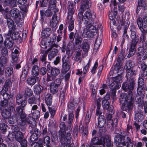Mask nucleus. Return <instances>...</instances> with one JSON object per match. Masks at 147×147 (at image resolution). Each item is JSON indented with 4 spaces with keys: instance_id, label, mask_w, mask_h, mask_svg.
Listing matches in <instances>:
<instances>
[{
    "instance_id": "412c9836",
    "label": "nucleus",
    "mask_w": 147,
    "mask_h": 147,
    "mask_svg": "<svg viewBox=\"0 0 147 147\" xmlns=\"http://www.w3.org/2000/svg\"><path fill=\"white\" fill-rule=\"evenodd\" d=\"M131 37L132 39L131 45L132 48H135V47L137 43L138 39L136 36L134 32H132L131 34Z\"/></svg>"
},
{
    "instance_id": "72a5a7b5",
    "label": "nucleus",
    "mask_w": 147,
    "mask_h": 147,
    "mask_svg": "<svg viewBox=\"0 0 147 147\" xmlns=\"http://www.w3.org/2000/svg\"><path fill=\"white\" fill-rule=\"evenodd\" d=\"M1 114L2 117L5 119L9 118L11 115L10 111H7L6 109H4L2 110Z\"/></svg>"
},
{
    "instance_id": "de8ad7c7",
    "label": "nucleus",
    "mask_w": 147,
    "mask_h": 147,
    "mask_svg": "<svg viewBox=\"0 0 147 147\" xmlns=\"http://www.w3.org/2000/svg\"><path fill=\"white\" fill-rule=\"evenodd\" d=\"M56 0H51L49 2V8L50 9H54L56 7Z\"/></svg>"
},
{
    "instance_id": "4c0bfd02",
    "label": "nucleus",
    "mask_w": 147,
    "mask_h": 147,
    "mask_svg": "<svg viewBox=\"0 0 147 147\" xmlns=\"http://www.w3.org/2000/svg\"><path fill=\"white\" fill-rule=\"evenodd\" d=\"M124 56L123 55V54L122 53H120L119 55L118 59H117V62L119 63V65H120L119 66H118V67H117V64H116V65L115 67V69H116V68L118 69H119L120 67V64L121 63H122V61L123 59H124Z\"/></svg>"
},
{
    "instance_id": "a211bd4d",
    "label": "nucleus",
    "mask_w": 147,
    "mask_h": 147,
    "mask_svg": "<svg viewBox=\"0 0 147 147\" xmlns=\"http://www.w3.org/2000/svg\"><path fill=\"white\" fill-rule=\"evenodd\" d=\"M112 115L111 114H109L107 117V125H109V127H110L111 126L115 125L116 126L117 125V118H115L113 120L111 119L112 118Z\"/></svg>"
},
{
    "instance_id": "bb28decb",
    "label": "nucleus",
    "mask_w": 147,
    "mask_h": 147,
    "mask_svg": "<svg viewBox=\"0 0 147 147\" xmlns=\"http://www.w3.org/2000/svg\"><path fill=\"white\" fill-rule=\"evenodd\" d=\"M90 3L88 0H83V2L81 5L80 9L82 10H84L88 9L90 6Z\"/></svg>"
},
{
    "instance_id": "338daca9",
    "label": "nucleus",
    "mask_w": 147,
    "mask_h": 147,
    "mask_svg": "<svg viewBox=\"0 0 147 147\" xmlns=\"http://www.w3.org/2000/svg\"><path fill=\"white\" fill-rule=\"evenodd\" d=\"M12 85V82L10 79H8L6 80L5 83V85L6 87L10 86Z\"/></svg>"
},
{
    "instance_id": "39448f33",
    "label": "nucleus",
    "mask_w": 147,
    "mask_h": 147,
    "mask_svg": "<svg viewBox=\"0 0 147 147\" xmlns=\"http://www.w3.org/2000/svg\"><path fill=\"white\" fill-rule=\"evenodd\" d=\"M125 137L119 134L116 136L115 137V141L118 144V147H133L134 143L132 141L129 137H127V140L124 141Z\"/></svg>"
},
{
    "instance_id": "69168bd1",
    "label": "nucleus",
    "mask_w": 147,
    "mask_h": 147,
    "mask_svg": "<svg viewBox=\"0 0 147 147\" xmlns=\"http://www.w3.org/2000/svg\"><path fill=\"white\" fill-rule=\"evenodd\" d=\"M31 147H43L42 144H40L38 143L35 142L33 143L31 145Z\"/></svg>"
},
{
    "instance_id": "dca6fc26",
    "label": "nucleus",
    "mask_w": 147,
    "mask_h": 147,
    "mask_svg": "<svg viewBox=\"0 0 147 147\" xmlns=\"http://www.w3.org/2000/svg\"><path fill=\"white\" fill-rule=\"evenodd\" d=\"M5 15L9 16H11L14 18H16L19 17L20 15L19 10L16 8H14L9 11V12L7 11ZM7 18V16H6Z\"/></svg>"
},
{
    "instance_id": "c03bdc74",
    "label": "nucleus",
    "mask_w": 147,
    "mask_h": 147,
    "mask_svg": "<svg viewBox=\"0 0 147 147\" xmlns=\"http://www.w3.org/2000/svg\"><path fill=\"white\" fill-rule=\"evenodd\" d=\"M13 69L12 67H8L5 71V75L7 76H10L13 73Z\"/></svg>"
},
{
    "instance_id": "c9c22d12",
    "label": "nucleus",
    "mask_w": 147,
    "mask_h": 147,
    "mask_svg": "<svg viewBox=\"0 0 147 147\" xmlns=\"http://www.w3.org/2000/svg\"><path fill=\"white\" fill-rule=\"evenodd\" d=\"M60 73L59 70L55 67L52 68L51 71V75L53 77L57 76Z\"/></svg>"
},
{
    "instance_id": "052dcab7",
    "label": "nucleus",
    "mask_w": 147,
    "mask_h": 147,
    "mask_svg": "<svg viewBox=\"0 0 147 147\" xmlns=\"http://www.w3.org/2000/svg\"><path fill=\"white\" fill-rule=\"evenodd\" d=\"M49 111L51 115V117H53L55 115V110L54 109H52L51 107H49Z\"/></svg>"
},
{
    "instance_id": "4468645a",
    "label": "nucleus",
    "mask_w": 147,
    "mask_h": 147,
    "mask_svg": "<svg viewBox=\"0 0 147 147\" xmlns=\"http://www.w3.org/2000/svg\"><path fill=\"white\" fill-rule=\"evenodd\" d=\"M134 81L133 79H131L127 83H123L122 88L125 91H127L128 90H133L134 87Z\"/></svg>"
},
{
    "instance_id": "6e6d98bb",
    "label": "nucleus",
    "mask_w": 147,
    "mask_h": 147,
    "mask_svg": "<svg viewBox=\"0 0 147 147\" xmlns=\"http://www.w3.org/2000/svg\"><path fill=\"white\" fill-rule=\"evenodd\" d=\"M98 65V62L97 61H96L93 67L91 70V72L92 74H94L95 73V71Z\"/></svg>"
},
{
    "instance_id": "864d4df0",
    "label": "nucleus",
    "mask_w": 147,
    "mask_h": 147,
    "mask_svg": "<svg viewBox=\"0 0 147 147\" xmlns=\"http://www.w3.org/2000/svg\"><path fill=\"white\" fill-rule=\"evenodd\" d=\"M12 62H16L18 61V55L15 53H12Z\"/></svg>"
},
{
    "instance_id": "423d86ee",
    "label": "nucleus",
    "mask_w": 147,
    "mask_h": 147,
    "mask_svg": "<svg viewBox=\"0 0 147 147\" xmlns=\"http://www.w3.org/2000/svg\"><path fill=\"white\" fill-rule=\"evenodd\" d=\"M68 14L67 20L69 24L68 29L70 31L73 30L74 28V20L72 19V14L74 12V5L73 2L69 1L68 3Z\"/></svg>"
},
{
    "instance_id": "79ce46f5",
    "label": "nucleus",
    "mask_w": 147,
    "mask_h": 147,
    "mask_svg": "<svg viewBox=\"0 0 147 147\" xmlns=\"http://www.w3.org/2000/svg\"><path fill=\"white\" fill-rule=\"evenodd\" d=\"M20 34L18 32L14 31L13 32L12 36H9L11 39L13 40H16L20 37Z\"/></svg>"
},
{
    "instance_id": "37998d69",
    "label": "nucleus",
    "mask_w": 147,
    "mask_h": 147,
    "mask_svg": "<svg viewBox=\"0 0 147 147\" xmlns=\"http://www.w3.org/2000/svg\"><path fill=\"white\" fill-rule=\"evenodd\" d=\"M43 39H44L41 40L40 45L41 47V50L42 49L45 50V49L47 48L49 44V42H48V43H47V42H46L45 40Z\"/></svg>"
},
{
    "instance_id": "b1692460",
    "label": "nucleus",
    "mask_w": 147,
    "mask_h": 147,
    "mask_svg": "<svg viewBox=\"0 0 147 147\" xmlns=\"http://www.w3.org/2000/svg\"><path fill=\"white\" fill-rule=\"evenodd\" d=\"M101 39L99 37H97L95 41L93 49V51L94 53H95L97 52L101 43Z\"/></svg>"
},
{
    "instance_id": "0e129e2a",
    "label": "nucleus",
    "mask_w": 147,
    "mask_h": 147,
    "mask_svg": "<svg viewBox=\"0 0 147 147\" xmlns=\"http://www.w3.org/2000/svg\"><path fill=\"white\" fill-rule=\"evenodd\" d=\"M3 63L1 62V63H0V74L1 75H2L4 73V67L3 65Z\"/></svg>"
},
{
    "instance_id": "58836bf2",
    "label": "nucleus",
    "mask_w": 147,
    "mask_h": 147,
    "mask_svg": "<svg viewBox=\"0 0 147 147\" xmlns=\"http://www.w3.org/2000/svg\"><path fill=\"white\" fill-rule=\"evenodd\" d=\"M90 48V46L88 43L86 42H83L82 45V49L84 52H87Z\"/></svg>"
},
{
    "instance_id": "4d7b16f0",
    "label": "nucleus",
    "mask_w": 147,
    "mask_h": 147,
    "mask_svg": "<svg viewBox=\"0 0 147 147\" xmlns=\"http://www.w3.org/2000/svg\"><path fill=\"white\" fill-rule=\"evenodd\" d=\"M138 5L141 6V7H144L146 4L144 0H138Z\"/></svg>"
},
{
    "instance_id": "ddd939ff",
    "label": "nucleus",
    "mask_w": 147,
    "mask_h": 147,
    "mask_svg": "<svg viewBox=\"0 0 147 147\" xmlns=\"http://www.w3.org/2000/svg\"><path fill=\"white\" fill-rule=\"evenodd\" d=\"M61 82L60 79L56 80L53 82H52L50 85V90L51 92L53 94H55L58 91V87Z\"/></svg>"
},
{
    "instance_id": "1a4fd4ad",
    "label": "nucleus",
    "mask_w": 147,
    "mask_h": 147,
    "mask_svg": "<svg viewBox=\"0 0 147 147\" xmlns=\"http://www.w3.org/2000/svg\"><path fill=\"white\" fill-rule=\"evenodd\" d=\"M117 3L115 0H114L113 2H111L110 5V7L111 9V11L109 12V18L111 20L110 24L112 22L113 25L115 23L114 19L116 18L117 14Z\"/></svg>"
},
{
    "instance_id": "a19ab883",
    "label": "nucleus",
    "mask_w": 147,
    "mask_h": 147,
    "mask_svg": "<svg viewBox=\"0 0 147 147\" xmlns=\"http://www.w3.org/2000/svg\"><path fill=\"white\" fill-rule=\"evenodd\" d=\"M42 90V87L39 85H36L34 86V91L36 94L40 93Z\"/></svg>"
},
{
    "instance_id": "0eeeda50",
    "label": "nucleus",
    "mask_w": 147,
    "mask_h": 147,
    "mask_svg": "<svg viewBox=\"0 0 147 147\" xmlns=\"http://www.w3.org/2000/svg\"><path fill=\"white\" fill-rule=\"evenodd\" d=\"M11 128L13 131L9 133L8 136V138L10 140L15 139L18 142H21L23 136L22 133L19 131V128L17 126L12 125Z\"/></svg>"
},
{
    "instance_id": "3c124183",
    "label": "nucleus",
    "mask_w": 147,
    "mask_h": 147,
    "mask_svg": "<svg viewBox=\"0 0 147 147\" xmlns=\"http://www.w3.org/2000/svg\"><path fill=\"white\" fill-rule=\"evenodd\" d=\"M7 127V126L4 123L0 124V129L3 133H4L6 131Z\"/></svg>"
},
{
    "instance_id": "6ab92c4d",
    "label": "nucleus",
    "mask_w": 147,
    "mask_h": 147,
    "mask_svg": "<svg viewBox=\"0 0 147 147\" xmlns=\"http://www.w3.org/2000/svg\"><path fill=\"white\" fill-rule=\"evenodd\" d=\"M9 35H10V33H9L7 35L5 34L6 39L5 41L4 44L5 47L8 49H9L13 46V42L10 39V36Z\"/></svg>"
},
{
    "instance_id": "9b49d317",
    "label": "nucleus",
    "mask_w": 147,
    "mask_h": 147,
    "mask_svg": "<svg viewBox=\"0 0 147 147\" xmlns=\"http://www.w3.org/2000/svg\"><path fill=\"white\" fill-rule=\"evenodd\" d=\"M134 65L133 62L129 61L127 62L124 68L126 70V76L128 78L136 74L135 71H133L131 69V68L133 67Z\"/></svg>"
},
{
    "instance_id": "a18cd8bd",
    "label": "nucleus",
    "mask_w": 147,
    "mask_h": 147,
    "mask_svg": "<svg viewBox=\"0 0 147 147\" xmlns=\"http://www.w3.org/2000/svg\"><path fill=\"white\" fill-rule=\"evenodd\" d=\"M32 117L33 119H37L40 116V112L39 111H31Z\"/></svg>"
},
{
    "instance_id": "2eb2a0df",
    "label": "nucleus",
    "mask_w": 147,
    "mask_h": 147,
    "mask_svg": "<svg viewBox=\"0 0 147 147\" xmlns=\"http://www.w3.org/2000/svg\"><path fill=\"white\" fill-rule=\"evenodd\" d=\"M137 55L139 58H141L142 60L146 59L147 58V50L144 49L142 47H139Z\"/></svg>"
},
{
    "instance_id": "7c9ffc66",
    "label": "nucleus",
    "mask_w": 147,
    "mask_h": 147,
    "mask_svg": "<svg viewBox=\"0 0 147 147\" xmlns=\"http://www.w3.org/2000/svg\"><path fill=\"white\" fill-rule=\"evenodd\" d=\"M39 68L36 65L33 66L32 69V74L34 77H36L38 75Z\"/></svg>"
},
{
    "instance_id": "aec40b11",
    "label": "nucleus",
    "mask_w": 147,
    "mask_h": 147,
    "mask_svg": "<svg viewBox=\"0 0 147 147\" xmlns=\"http://www.w3.org/2000/svg\"><path fill=\"white\" fill-rule=\"evenodd\" d=\"M51 28H47L42 30L41 33V37L42 39H45L49 36L51 33Z\"/></svg>"
},
{
    "instance_id": "c85d7f7f",
    "label": "nucleus",
    "mask_w": 147,
    "mask_h": 147,
    "mask_svg": "<svg viewBox=\"0 0 147 147\" xmlns=\"http://www.w3.org/2000/svg\"><path fill=\"white\" fill-rule=\"evenodd\" d=\"M102 106L105 109L108 110L110 111H112L113 110V107L112 108L110 107L109 104V102L107 100H104L102 101Z\"/></svg>"
},
{
    "instance_id": "e2e57ef3",
    "label": "nucleus",
    "mask_w": 147,
    "mask_h": 147,
    "mask_svg": "<svg viewBox=\"0 0 147 147\" xmlns=\"http://www.w3.org/2000/svg\"><path fill=\"white\" fill-rule=\"evenodd\" d=\"M53 13L51 9L47 10L45 13V14L46 16H50L52 15Z\"/></svg>"
},
{
    "instance_id": "09e8293b",
    "label": "nucleus",
    "mask_w": 147,
    "mask_h": 147,
    "mask_svg": "<svg viewBox=\"0 0 147 147\" xmlns=\"http://www.w3.org/2000/svg\"><path fill=\"white\" fill-rule=\"evenodd\" d=\"M22 100H23L22 96L20 94H18L16 97V102L18 104H20Z\"/></svg>"
},
{
    "instance_id": "cd10ccee",
    "label": "nucleus",
    "mask_w": 147,
    "mask_h": 147,
    "mask_svg": "<svg viewBox=\"0 0 147 147\" xmlns=\"http://www.w3.org/2000/svg\"><path fill=\"white\" fill-rule=\"evenodd\" d=\"M75 44L76 45L80 44L82 41V38L79 35L78 33H76L74 34Z\"/></svg>"
},
{
    "instance_id": "5fc2aeb1",
    "label": "nucleus",
    "mask_w": 147,
    "mask_h": 147,
    "mask_svg": "<svg viewBox=\"0 0 147 147\" xmlns=\"http://www.w3.org/2000/svg\"><path fill=\"white\" fill-rule=\"evenodd\" d=\"M129 53L128 55V57H131L135 53V48H132L130 47L129 49Z\"/></svg>"
},
{
    "instance_id": "7ed1b4c3",
    "label": "nucleus",
    "mask_w": 147,
    "mask_h": 147,
    "mask_svg": "<svg viewBox=\"0 0 147 147\" xmlns=\"http://www.w3.org/2000/svg\"><path fill=\"white\" fill-rule=\"evenodd\" d=\"M119 100L120 102L122 104L121 109L123 111L129 110L132 108L133 101L131 96L127 97L125 93H122L119 98Z\"/></svg>"
},
{
    "instance_id": "f03ea898",
    "label": "nucleus",
    "mask_w": 147,
    "mask_h": 147,
    "mask_svg": "<svg viewBox=\"0 0 147 147\" xmlns=\"http://www.w3.org/2000/svg\"><path fill=\"white\" fill-rule=\"evenodd\" d=\"M26 115L23 112V109L20 107L16 108L15 116L10 117L8 121L10 124H13L16 121H17L19 123L20 125H24L27 122L30 123L29 121L26 119Z\"/></svg>"
},
{
    "instance_id": "6e6552de",
    "label": "nucleus",
    "mask_w": 147,
    "mask_h": 147,
    "mask_svg": "<svg viewBox=\"0 0 147 147\" xmlns=\"http://www.w3.org/2000/svg\"><path fill=\"white\" fill-rule=\"evenodd\" d=\"M105 140L107 147H112L113 143L111 142V139L107 136H106L105 138L102 137L100 140L97 137L93 138L91 141V144H103L105 146L104 144L106 143Z\"/></svg>"
},
{
    "instance_id": "9d476101",
    "label": "nucleus",
    "mask_w": 147,
    "mask_h": 147,
    "mask_svg": "<svg viewBox=\"0 0 147 147\" xmlns=\"http://www.w3.org/2000/svg\"><path fill=\"white\" fill-rule=\"evenodd\" d=\"M137 24L142 33L147 32V17L143 18V19L139 18L137 21Z\"/></svg>"
},
{
    "instance_id": "13d9d810",
    "label": "nucleus",
    "mask_w": 147,
    "mask_h": 147,
    "mask_svg": "<svg viewBox=\"0 0 147 147\" xmlns=\"http://www.w3.org/2000/svg\"><path fill=\"white\" fill-rule=\"evenodd\" d=\"M26 94L28 96H32L33 94V92L29 88H27L25 91Z\"/></svg>"
},
{
    "instance_id": "680f3d73",
    "label": "nucleus",
    "mask_w": 147,
    "mask_h": 147,
    "mask_svg": "<svg viewBox=\"0 0 147 147\" xmlns=\"http://www.w3.org/2000/svg\"><path fill=\"white\" fill-rule=\"evenodd\" d=\"M1 94L2 95L3 98L5 100H7V99H9L10 97V95L7 93H4V92Z\"/></svg>"
},
{
    "instance_id": "603ef678",
    "label": "nucleus",
    "mask_w": 147,
    "mask_h": 147,
    "mask_svg": "<svg viewBox=\"0 0 147 147\" xmlns=\"http://www.w3.org/2000/svg\"><path fill=\"white\" fill-rule=\"evenodd\" d=\"M37 100V99L33 97H30L28 100V102L30 104H33L35 103Z\"/></svg>"
},
{
    "instance_id": "f704fd0d",
    "label": "nucleus",
    "mask_w": 147,
    "mask_h": 147,
    "mask_svg": "<svg viewBox=\"0 0 147 147\" xmlns=\"http://www.w3.org/2000/svg\"><path fill=\"white\" fill-rule=\"evenodd\" d=\"M58 22L57 19V16L56 15H54L52 18L50 22V25L53 28L55 27Z\"/></svg>"
},
{
    "instance_id": "2f4dec72",
    "label": "nucleus",
    "mask_w": 147,
    "mask_h": 147,
    "mask_svg": "<svg viewBox=\"0 0 147 147\" xmlns=\"http://www.w3.org/2000/svg\"><path fill=\"white\" fill-rule=\"evenodd\" d=\"M36 79L35 77L34 78H28L27 80V83L30 85H33L35 83L36 80L37 81L39 80L40 78L39 77H36Z\"/></svg>"
},
{
    "instance_id": "5701e85b",
    "label": "nucleus",
    "mask_w": 147,
    "mask_h": 147,
    "mask_svg": "<svg viewBox=\"0 0 147 147\" xmlns=\"http://www.w3.org/2000/svg\"><path fill=\"white\" fill-rule=\"evenodd\" d=\"M47 51L48 52L50 51V53L48 55V57L49 59H51L56 56L57 53V50L53 47L48 49Z\"/></svg>"
},
{
    "instance_id": "bf43d9fd",
    "label": "nucleus",
    "mask_w": 147,
    "mask_h": 147,
    "mask_svg": "<svg viewBox=\"0 0 147 147\" xmlns=\"http://www.w3.org/2000/svg\"><path fill=\"white\" fill-rule=\"evenodd\" d=\"M91 117V115L88 113H87L85 118V122L86 123L88 124L90 122V118Z\"/></svg>"
},
{
    "instance_id": "e433bc0d",
    "label": "nucleus",
    "mask_w": 147,
    "mask_h": 147,
    "mask_svg": "<svg viewBox=\"0 0 147 147\" xmlns=\"http://www.w3.org/2000/svg\"><path fill=\"white\" fill-rule=\"evenodd\" d=\"M41 54L40 56V59L42 61H44L46 59L48 52L45 50L42 49L41 50Z\"/></svg>"
},
{
    "instance_id": "49530a36",
    "label": "nucleus",
    "mask_w": 147,
    "mask_h": 147,
    "mask_svg": "<svg viewBox=\"0 0 147 147\" xmlns=\"http://www.w3.org/2000/svg\"><path fill=\"white\" fill-rule=\"evenodd\" d=\"M50 141V138L48 136L44 138V145H46L47 147H51L49 145Z\"/></svg>"
},
{
    "instance_id": "4be33fe9",
    "label": "nucleus",
    "mask_w": 147,
    "mask_h": 147,
    "mask_svg": "<svg viewBox=\"0 0 147 147\" xmlns=\"http://www.w3.org/2000/svg\"><path fill=\"white\" fill-rule=\"evenodd\" d=\"M7 24L8 27L10 30H13L16 29V26L14 22L9 18H7Z\"/></svg>"
},
{
    "instance_id": "f3484780",
    "label": "nucleus",
    "mask_w": 147,
    "mask_h": 147,
    "mask_svg": "<svg viewBox=\"0 0 147 147\" xmlns=\"http://www.w3.org/2000/svg\"><path fill=\"white\" fill-rule=\"evenodd\" d=\"M1 56L0 58V60L2 63H6L8 59V51L5 48L2 49L1 51Z\"/></svg>"
},
{
    "instance_id": "f8f14e48",
    "label": "nucleus",
    "mask_w": 147,
    "mask_h": 147,
    "mask_svg": "<svg viewBox=\"0 0 147 147\" xmlns=\"http://www.w3.org/2000/svg\"><path fill=\"white\" fill-rule=\"evenodd\" d=\"M122 77L120 75L113 78V82L110 85V89L112 90L118 89L121 86L120 83L121 82Z\"/></svg>"
},
{
    "instance_id": "f257e3e1",
    "label": "nucleus",
    "mask_w": 147,
    "mask_h": 147,
    "mask_svg": "<svg viewBox=\"0 0 147 147\" xmlns=\"http://www.w3.org/2000/svg\"><path fill=\"white\" fill-rule=\"evenodd\" d=\"M92 13L89 10L86 11L84 14L82 11L78 13V22L81 23L83 22L85 26L83 27L82 35L85 37H92L96 33V24L94 23Z\"/></svg>"
},
{
    "instance_id": "a878e982",
    "label": "nucleus",
    "mask_w": 147,
    "mask_h": 147,
    "mask_svg": "<svg viewBox=\"0 0 147 147\" xmlns=\"http://www.w3.org/2000/svg\"><path fill=\"white\" fill-rule=\"evenodd\" d=\"M106 123L105 117L103 116L98 117V126L100 127H103Z\"/></svg>"
},
{
    "instance_id": "393cba45",
    "label": "nucleus",
    "mask_w": 147,
    "mask_h": 147,
    "mask_svg": "<svg viewBox=\"0 0 147 147\" xmlns=\"http://www.w3.org/2000/svg\"><path fill=\"white\" fill-rule=\"evenodd\" d=\"M101 39L99 37H97L95 41L93 49V51L94 53H95L97 52L101 43Z\"/></svg>"
},
{
    "instance_id": "ea45409f",
    "label": "nucleus",
    "mask_w": 147,
    "mask_h": 147,
    "mask_svg": "<svg viewBox=\"0 0 147 147\" xmlns=\"http://www.w3.org/2000/svg\"><path fill=\"white\" fill-rule=\"evenodd\" d=\"M81 54L80 51L78 50L77 52H76L74 59L75 60L79 62H80L82 60L81 58Z\"/></svg>"
},
{
    "instance_id": "8fccbe9b",
    "label": "nucleus",
    "mask_w": 147,
    "mask_h": 147,
    "mask_svg": "<svg viewBox=\"0 0 147 147\" xmlns=\"http://www.w3.org/2000/svg\"><path fill=\"white\" fill-rule=\"evenodd\" d=\"M90 61H90V60H89L88 64L83 68V74L84 75H85L86 74L89 67L90 66Z\"/></svg>"
},
{
    "instance_id": "774afa93",
    "label": "nucleus",
    "mask_w": 147,
    "mask_h": 147,
    "mask_svg": "<svg viewBox=\"0 0 147 147\" xmlns=\"http://www.w3.org/2000/svg\"><path fill=\"white\" fill-rule=\"evenodd\" d=\"M63 144V146H62V147H74V144L72 143L70 144H69L64 142Z\"/></svg>"
},
{
    "instance_id": "473e14b6",
    "label": "nucleus",
    "mask_w": 147,
    "mask_h": 147,
    "mask_svg": "<svg viewBox=\"0 0 147 147\" xmlns=\"http://www.w3.org/2000/svg\"><path fill=\"white\" fill-rule=\"evenodd\" d=\"M70 68V65L67 63H63L61 71L62 73H65L69 70Z\"/></svg>"
},
{
    "instance_id": "c756f323",
    "label": "nucleus",
    "mask_w": 147,
    "mask_h": 147,
    "mask_svg": "<svg viewBox=\"0 0 147 147\" xmlns=\"http://www.w3.org/2000/svg\"><path fill=\"white\" fill-rule=\"evenodd\" d=\"M52 96L50 94H47L45 96V102L48 106H50L52 103Z\"/></svg>"
},
{
    "instance_id": "20e7f679",
    "label": "nucleus",
    "mask_w": 147,
    "mask_h": 147,
    "mask_svg": "<svg viewBox=\"0 0 147 147\" xmlns=\"http://www.w3.org/2000/svg\"><path fill=\"white\" fill-rule=\"evenodd\" d=\"M60 128L59 134V138L61 143L63 144L64 142L69 144L70 142L71 133L70 132H66L65 126L64 122H61L60 125Z\"/></svg>"
}]
</instances>
